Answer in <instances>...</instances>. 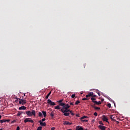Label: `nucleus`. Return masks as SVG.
Here are the masks:
<instances>
[{
  "instance_id": "obj_44",
  "label": "nucleus",
  "mask_w": 130,
  "mask_h": 130,
  "mask_svg": "<svg viewBox=\"0 0 130 130\" xmlns=\"http://www.w3.org/2000/svg\"><path fill=\"white\" fill-rule=\"evenodd\" d=\"M102 101H104V99H102Z\"/></svg>"
},
{
  "instance_id": "obj_11",
  "label": "nucleus",
  "mask_w": 130,
  "mask_h": 130,
  "mask_svg": "<svg viewBox=\"0 0 130 130\" xmlns=\"http://www.w3.org/2000/svg\"><path fill=\"white\" fill-rule=\"evenodd\" d=\"M9 121H10V120H6V119H3V120H1L0 122L1 123H4V122H9Z\"/></svg>"
},
{
  "instance_id": "obj_10",
  "label": "nucleus",
  "mask_w": 130,
  "mask_h": 130,
  "mask_svg": "<svg viewBox=\"0 0 130 130\" xmlns=\"http://www.w3.org/2000/svg\"><path fill=\"white\" fill-rule=\"evenodd\" d=\"M115 115H111L110 118H111V120H112L113 121H115Z\"/></svg>"
},
{
  "instance_id": "obj_33",
  "label": "nucleus",
  "mask_w": 130,
  "mask_h": 130,
  "mask_svg": "<svg viewBox=\"0 0 130 130\" xmlns=\"http://www.w3.org/2000/svg\"><path fill=\"white\" fill-rule=\"evenodd\" d=\"M45 120H46L45 118H43L41 121H42V122H43V121H45Z\"/></svg>"
},
{
  "instance_id": "obj_19",
  "label": "nucleus",
  "mask_w": 130,
  "mask_h": 130,
  "mask_svg": "<svg viewBox=\"0 0 130 130\" xmlns=\"http://www.w3.org/2000/svg\"><path fill=\"white\" fill-rule=\"evenodd\" d=\"M92 107H93V108H94V109H95L96 110H100V107H95L94 106H93Z\"/></svg>"
},
{
  "instance_id": "obj_35",
  "label": "nucleus",
  "mask_w": 130,
  "mask_h": 130,
  "mask_svg": "<svg viewBox=\"0 0 130 130\" xmlns=\"http://www.w3.org/2000/svg\"><path fill=\"white\" fill-rule=\"evenodd\" d=\"M76 116H77V117H80V114H77L76 115Z\"/></svg>"
},
{
  "instance_id": "obj_38",
  "label": "nucleus",
  "mask_w": 130,
  "mask_h": 130,
  "mask_svg": "<svg viewBox=\"0 0 130 130\" xmlns=\"http://www.w3.org/2000/svg\"><path fill=\"white\" fill-rule=\"evenodd\" d=\"M54 129H55V127H53L51 128V130H54Z\"/></svg>"
},
{
  "instance_id": "obj_22",
  "label": "nucleus",
  "mask_w": 130,
  "mask_h": 130,
  "mask_svg": "<svg viewBox=\"0 0 130 130\" xmlns=\"http://www.w3.org/2000/svg\"><path fill=\"white\" fill-rule=\"evenodd\" d=\"M84 118H87V116H83V117H82L81 118H80V120H83V119H84Z\"/></svg>"
},
{
  "instance_id": "obj_24",
  "label": "nucleus",
  "mask_w": 130,
  "mask_h": 130,
  "mask_svg": "<svg viewBox=\"0 0 130 130\" xmlns=\"http://www.w3.org/2000/svg\"><path fill=\"white\" fill-rule=\"evenodd\" d=\"M80 103V101H76L75 103V105H78V104Z\"/></svg>"
},
{
  "instance_id": "obj_43",
  "label": "nucleus",
  "mask_w": 130,
  "mask_h": 130,
  "mask_svg": "<svg viewBox=\"0 0 130 130\" xmlns=\"http://www.w3.org/2000/svg\"><path fill=\"white\" fill-rule=\"evenodd\" d=\"M117 123H119V122H118V121H117Z\"/></svg>"
},
{
  "instance_id": "obj_34",
  "label": "nucleus",
  "mask_w": 130,
  "mask_h": 130,
  "mask_svg": "<svg viewBox=\"0 0 130 130\" xmlns=\"http://www.w3.org/2000/svg\"><path fill=\"white\" fill-rule=\"evenodd\" d=\"M93 115H94L95 116H97V112H94Z\"/></svg>"
},
{
  "instance_id": "obj_7",
  "label": "nucleus",
  "mask_w": 130,
  "mask_h": 130,
  "mask_svg": "<svg viewBox=\"0 0 130 130\" xmlns=\"http://www.w3.org/2000/svg\"><path fill=\"white\" fill-rule=\"evenodd\" d=\"M102 118L103 121H106V122H108V123H109V122H108V118L106 117V116L103 115V116L102 117Z\"/></svg>"
},
{
  "instance_id": "obj_12",
  "label": "nucleus",
  "mask_w": 130,
  "mask_h": 130,
  "mask_svg": "<svg viewBox=\"0 0 130 130\" xmlns=\"http://www.w3.org/2000/svg\"><path fill=\"white\" fill-rule=\"evenodd\" d=\"M75 130H84V128L82 127H81V126L78 125L77 127H76Z\"/></svg>"
},
{
  "instance_id": "obj_36",
  "label": "nucleus",
  "mask_w": 130,
  "mask_h": 130,
  "mask_svg": "<svg viewBox=\"0 0 130 130\" xmlns=\"http://www.w3.org/2000/svg\"><path fill=\"white\" fill-rule=\"evenodd\" d=\"M16 130H20V127L17 126V128H16Z\"/></svg>"
},
{
  "instance_id": "obj_31",
  "label": "nucleus",
  "mask_w": 130,
  "mask_h": 130,
  "mask_svg": "<svg viewBox=\"0 0 130 130\" xmlns=\"http://www.w3.org/2000/svg\"><path fill=\"white\" fill-rule=\"evenodd\" d=\"M81 121H83V122H88L87 120H81Z\"/></svg>"
},
{
  "instance_id": "obj_39",
  "label": "nucleus",
  "mask_w": 130,
  "mask_h": 130,
  "mask_svg": "<svg viewBox=\"0 0 130 130\" xmlns=\"http://www.w3.org/2000/svg\"><path fill=\"white\" fill-rule=\"evenodd\" d=\"M70 105H74V104H73V103H72V102H71V103H70Z\"/></svg>"
},
{
  "instance_id": "obj_42",
  "label": "nucleus",
  "mask_w": 130,
  "mask_h": 130,
  "mask_svg": "<svg viewBox=\"0 0 130 130\" xmlns=\"http://www.w3.org/2000/svg\"><path fill=\"white\" fill-rule=\"evenodd\" d=\"M96 95H93V96H92V97H96Z\"/></svg>"
},
{
  "instance_id": "obj_28",
  "label": "nucleus",
  "mask_w": 130,
  "mask_h": 130,
  "mask_svg": "<svg viewBox=\"0 0 130 130\" xmlns=\"http://www.w3.org/2000/svg\"><path fill=\"white\" fill-rule=\"evenodd\" d=\"M50 116L52 117H53V116H54V114H53V113L51 112L50 113Z\"/></svg>"
},
{
  "instance_id": "obj_41",
  "label": "nucleus",
  "mask_w": 130,
  "mask_h": 130,
  "mask_svg": "<svg viewBox=\"0 0 130 130\" xmlns=\"http://www.w3.org/2000/svg\"><path fill=\"white\" fill-rule=\"evenodd\" d=\"M98 95H99V96H100V92H98Z\"/></svg>"
},
{
  "instance_id": "obj_26",
  "label": "nucleus",
  "mask_w": 130,
  "mask_h": 130,
  "mask_svg": "<svg viewBox=\"0 0 130 130\" xmlns=\"http://www.w3.org/2000/svg\"><path fill=\"white\" fill-rule=\"evenodd\" d=\"M82 100H83V101H87V100H89V99H87V98H83V99H82Z\"/></svg>"
},
{
  "instance_id": "obj_6",
  "label": "nucleus",
  "mask_w": 130,
  "mask_h": 130,
  "mask_svg": "<svg viewBox=\"0 0 130 130\" xmlns=\"http://www.w3.org/2000/svg\"><path fill=\"white\" fill-rule=\"evenodd\" d=\"M47 103L49 105H51V106H54V105H56L55 103L51 101L50 99H48L47 100Z\"/></svg>"
},
{
  "instance_id": "obj_45",
  "label": "nucleus",
  "mask_w": 130,
  "mask_h": 130,
  "mask_svg": "<svg viewBox=\"0 0 130 130\" xmlns=\"http://www.w3.org/2000/svg\"><path fill=\"white\" fill-rule=\"evenodd\" d=\"M1 118H2V116L1 115H0V119H1Z\"/></svg>"
},
{
  "instance_id": "obj_13",
  "label": "nucleus",
  "mask_w": 130,
  "mask_h": 130,
  "mask_svg": "<svg viewBox=\"0 0 130 130\" xmlns=\"http://www.w3.org/2000/svg\"><path fill=\"white\" fill-rule=\"evenodd\" d=\"M26 107L25 106H22L19 108V110H25Z\"/></svg>"
},
{
  "instance_id": "obj_9",
  "label": "nucleus",
  "mask_w": 130,
  "mask_h": 130,
  "mask_svg": "<svg viewBox=\"0 0 130 130\" xmlns=\"http://www.w3.org/2000/svg\"><path fill=\"white\" fill-rule=\"evenodd\" d=\"M99 128H100L101 130H105L106 129V127L105 126H102L101 125H99Z\"/></svg>"
},
{
  "instance_id": "obj_23",
  "label": "nucleus",
  "mask_w": 130,
  "mask_h": 130,
  "mask_svg": "<svg viewBox=\"0 0 130 130\" xmlns=\"http://www.w3.org/2000/svg\"><path fill=\"white\" fill-rule=\"evenodd\" d=\"M55 109H60V107H59L58 105H57V106L55 107Z\"/></svg>"
},
{
  "instance_id": "obj_30",
  "label": "nucleus",
  "mask_w": 130,
  "mask_h": 130,
  "mask_svg": "<svg viewBox=\"0 0 130 130\" xmlns=\"http://www.w3.org/2000/svg\"><path fill=\"white\" fill-rule=\"evenodd\" d=\"M99 124H102V125H104V124H103V122H102V121H100Z\"/></svg>"
},
{
  "instance_id": "obj_40",
  "label": "nucleus",
  "mask_w": 130,
  "mask_h": 130,
  "mask_svg": "<svg viewBox=\"0 0 130 130\" xmlns=\"http://www.w3.org/2000/svg\"><path fill=\"white\" fill-rule=\"evenodd\" d=\"M98 95H99V96H100V92H98Z\"/></svg>"
},
{
  "instance_id": "obj_32",
  "label": "nucleus",
  "mask_w": 130,
  "mask_h": 130,
  "mask_svg": "<svg viewBox=\"0 0 130 130\" xmlns=\"http://www.w3.org/2000/svg\"><path fill=\"white\" fill-rule=\"evenodd\" d=\"M21 114H22V113L19 112L17 114V116H20V115H21Z\"/></svg>"
},
{
  "instance_id": "obj_27",
  "label": "nucleus",
  "mask_w": 130,
  "mask_h": 130,
  "mask_svg": "<svg viewBox=\"0 0 130 130\" xmlns=\"http://www.w3.org/2000/svg\"><path fill=\"white\" fill-rule=\"evenodd\" d=\"M107 106H108V107H109V108H111V104H108Z\"/></svg>"
},
{
  "instance_id": "obj_20",
  "label": "nucleus",
  "mask_w": 130,
  "mask_h": 130,
  "mask_svg": "<svg viewBox=\"0 0 130 130\" xmlns=\"http://www.w3.org/2000/svg\"><path fill=\"white\" fill-rule=\"evenodd\" d=\"M42 113L44 115V117H46V112L44 111H43Z\"/></svg>"
},
{
  "instance_id": "obj_1",
  "label": "nucleus",
  "mask_w": 130,
  "mask_h": 130,
  "mask_svg": "<svg viewBox=\"0 0 130 130\" xmlns=\"http://www.w3.org/2000/svg\"><path fill=\"white\" fill-rule=\"evenodd\" d=\"M71 106L69 105V104L66 105V107H64L63 109H61L60 111L63 113V115L64 116H70V113H71V115L74 116L75 115V113H73V111L69 109Z\"/></svg>"
},
{
  "instance_id": "obj_29",
  "label": "nucleus",
  "mask_w": 130,
  "mask_h": 130,
  "mask_svg": "<svg viewBox=\"0 0 130 130\" xmlns=\"http://www.w3.org/2000/svg\"><path fill=\"white\" fill-rule=\"evenodd\" d=\"M75 96H76V94H73L71 95L72 98H75Z\"/></svg>"
},
{
  "instance_id": "obj_5",
  "label": "nucleus",
  "mask_w": 130,
  "mask_h": 130,
  "mask_svg": "<svg viewBox=\"0 0 130 130\" xmlns=\"http://www.w3.org/2000/svg\"><path fill=\"white\" fill-rule=\"evenodd\" d=\"M24 122L27 123V122H31V123H34V121L32 120L31 118H26L24 119Z\"/></svg>"
},
{
  "instance_id": "obj_8",
  "label": "nucleus",
  "mask_w": 130,
  "mask_h": 130,
  "mask_svg": "<svg viewBox=\"0 0 130 130\" xmlns=\"http://www.w3.org/2000/svg\"><path fill=\"white\" fill-rule=\"evenodd\" d=\"M39 122L40 125H41V126H46V123L42 122V121H41V120H39Z\"/></svg>"
},
{
  "instance_id": "obj_18",
  "label": "nucleus",
  "mask_w": 130,
  "mask_h": 130,
  "mask_svg": "<svg viewBox=\"0 0 130 130\" xmlns=\"http://www.w3.org/2000/svg\"><path fill=\"white\" fill-rule=\"evenodd\" d=\"M50 94H51V91H50L49 93L46 96V99H48L49 96H50Z\"/></svg>"
},
{
  "instance_id": "obj_4",
  "label": "nucleus",
  "mask_w": 130,
  "mask_h": 130,
  "mask_svg": "<svg viewBox=\"0 0 130 130\" xmlns=\"http://www.w3.org/2000/svg\"><path fill=\"white\" fill-rule=\"evenodd\" d=\"M19 100V104H21V105H25L26 103H27V102H26V100L24 99H17V101Z\"/></svg>"
},
{
  "instance_id": "obj_37",
  "label": "nucleus",
  "mask_w": 130,
  "mask_h": 130,
  "mask_svg": "<svg viewBox=\"0 0 130 130\" xmlns=\"http://www.w3.org/2000/svg\"><path fill=\"white\" fill-rule=\"evenodd\" d=\"M86 98H89V97H90L89 96V94H87L86 95Z\"/></svg>"
},
{
  "instance_id": "obj_16",
  "label": "nucleus",
  "mask_w": 130,
  "mask_h": 130,
  "mask_svg": "<svg viewBox=\"0 0 130 130\" xmlns=\"http://www.w3.org/2000/svg\"><path fill=\"white\" fill-rule=\"evenodd\" d=\"M91 100L92 101V102H93V103H94V102H95L96 101V98H94V97H92L91 99Z\"/></svg>"
},
{
  "instance_id": "obj_14",
  "label": "nucleus",
  "mask_w": 130,
  "mask_h": 130,
  "mask_svg": "<svg viewBox=\"0 0 130 130\" xmlns=\"http://www.w3.org/2000/svg\"><path fill=\"white\" fill-rule=\"evenodd\" d=\"M63 124L66 125H71V124H72V123H71L69 121H64Z\"/></svg>"
},
{
  "instance_id": "obj_15",
  "label": "nucleus",
  "mask_w": 130,
  "mask_h": 130,
  "mask_svg": "<svg viewBox=\"0 0 130 130\" xmlns=\"http://www.w3.org/2000/svg\"><path fill=\"white\" fill-rule=\"evenodd\" d=\"M94 103V105H100V104H101V102L100 101H99V102H97V101H95V102H93Z\"/></svg>"
},
{
  "instance_id": "obj_25",
  "label": "nucleus",
  "mask_w": 130,
  "mask_h": 130,
  "mask_svg": "<svg viewBox=\"0 0 130 130\" xmlns=\"http://www.w3.org/2000/svg\"><path fill=\"white\" fill-rule=\"evenodd\" d=\"M37 130H42V127L41 126L38 127Z\"/></svg>"
},
{
  "instance_id": "obj_3",
  "label": "nucleus",
  "mask_w": 130,
  "mask_h": 130,
  "mask_svg": "<svg viewBox=\"0 0 130 130\" xmlns=\"http://www.w3.org/2000/svg\"><path fill=\"white\" fill-rule=\"evenodd\" d=\"M63 100H60L59 101H57L59 103V106H62L61 109H63L64 107H67V104L66 103H62Z\"/></svg>"
},
{
  "instance_id": "obj_21",
  "label": "nucleus",
  "mask_w": 130,
  "mask_h": 130,
  "mask_svg": "<svg viewBox=\"0 0 130 130\" xmlns=\"http://www.w3.org/2000/svg\"><path fill=\"white\" fill-rule=\"evenodd\" d=\"M38 116L40 117H42V116H43V114H42V113L40 112H39Z\"/></svg>"
},
{
  "instance_id": "obj_2",
  "label": "nucleus",
  "mask_w": 130,
  "mask_h": 130,
  "mask_svg": "<svg viewBox=\"0 0 130 130\" xmlns=\"http://www.w3.org/2000/svg\"><path fill=\"white\" fill-rule=\"evenodd\" d=\"M26 114L28 116H35L36 115V112H35V110H32V111H26Z\"/></svg>"
},
{
  "instance_id": "obj_17",
  "label": "nucleus",
  "mask_w": 130,
  "mask_h": 130,
  "mask_svg": "<svg viewBox=\"0 0 130 130\" xmlns=\"http://www.w3.org/2000/svg\"><path fill=\"white\" fill-rule=\"evenodd\" d=\"M88 94L90 97H92V96L94 95V92H90L88 93Z\"/></svg>"
}]
</instances>
